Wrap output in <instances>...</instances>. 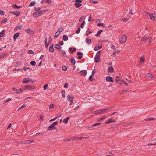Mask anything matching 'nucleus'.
I'll return each mask as SVG.
<instances>
[{
    "label": "nucleus",
    "instance_id": "f257e3e1",
    "mask_svg": "<svg viewBox=\"0 0 156 156\" xmlns=\"http://www.w3.org/2000/svg\"><path fill=\"white\" fill-rule=\"evenodd\" d=\"M101 52V50L98 51L96 53L95 57L94 58L95 62L96 63H98L100 61V55Z\"/></svg>",
    "mask_w": 156,
    "mask_h": 156
},
{
    "label": "nucleus",
    "instance_id": "f03ea898",
    "mask_svg": "<svg viewBox=\"0 0 156 156\" xmlns=\"http://www.w3.org/2000/svg\"><path fill=\"white\" fill-rule=\"evenodd\" d=\"M41 9L40 7H35L34 8V10H35L36 12L33 14V16L35 17H37L40 15H39V11Z\"/></svg>",
    "mask_w": 156,
    "mask_h": 156
},
{
    "label": "nucleus",
    "instance_id": "7ed1b4c3",
    "mask_svg": "<svg viewBox=\"0 0 156 156\" xmlns=\"http://www.w3.org/2000/svg\"><path fill=\"white\" fill-rule=\"evenodd\" d=\"M127 40V37L125 35H123L122 37L120 38L119 39V42L121 43H124Z\"/></svg>",
    "mask_w": 156,
    "mask_h": 156
},
{
    "label": "nucleus",
    "instance_id": "20e7f679",
    "mask_svg": "<svg viewBox=\"0 0 156 156\" xmlns=\"http://www.w3.org/2000/svg\"><path fill=\"white\" fill-rule=\"evenodd\" d=\"M149 16L150 19L154 21L155 20L156 17V14L155 13H152L151 14H149Z\"/></svg>",
    "mask_w": 156,
    "mask_h": 156
},
{
    "label": "nucleus",
    "instance_id": "39448f33",
    "mask_svg": "<svg viewBox=\"0 0 156 156\" xmlns=\"http://www.w3.org/2000/svg\"><path fill=\"white\" fill-rule=\"evenodd\" d=\"M114 106H111L110 107L107 108H103V111H104V112L105 113L111 111V110L114 109Z\"/></svg>",
    "mask_w": 156,
    "mask_h": 156
},
{
    "label": "nucleus",
    "instance_id": "423d86ee",
    "mask_svg": "<svg viewBox=\"0 0 156 156\" xmlns=\"http://www.w3.org/2000/svg\"><path fill=\"white\" fill-rule=\"evenodd\" d=\"M104 113L105 112L104 111H103V109L97 110L94 112V113L96 114H99Z\"/></svg>",
    "mask_w": 156,
    "mask_h": 156
},
{
    "label": "nucleus",
    "instance_id": "0eeeda50",
    "mask_svg": "<svg viewBox=\"0 0 156 156\" xmlns=\"http://www.w3.org/2000/svg\"><path fill=\"white\" fill-rule=\"evenodd\" d=\"M25 87L26 88V89H28V90H30L31 89H34L36 88V87L35 86H30L27 85V86H25Z\"/></svg>",
    "mask_w": 156,
    "mask_h": 156
},
{
    "label": "nucleus",
    "instance_id": "6e6552de",
    "mask_svg": "<svg viewBox=\"0 0 156 156\" xmlns=\"http://www.w3.org/2000/svg\"><path fill=\"white\" fill-rule=\"evenodd\" d=\"M30 81H32L31 79H29L28 78H25L23 79L22 82L23 83H27Z\"/></svg>",
    "mask_w": 156,
    "mask_h": 156
},
{
    "label": "nucleus",
    "instance_id": "1a4fd4ad",
    "mask_svg": "<svg viewBox=\"0 0 156 156\" xmlns=\"http://www.w3.org/2000/svg\"><path fill=\"white\" fill-rule=\"evenodd\" d=\"M25 31L30 34H34L33 31L30 28H28L26 29H25Z\"/></svg>",
    "mask_w": 156,
    "mask_h": 156
},
{
    "label": "nucleus",
    "instance_id": "9d476101",
    "mask_svg": "<svg viewBox=\"0 0 156 156\" xmlns=\"http://www.w3.org/2000/svg\"><path fill=\"white\" fill-rule=\"evenodd\" d=\"M106 80L107 81L113 82L114 80L112 78L111 76H108L106 78Z\"/></svg>",
    "mask_w": 156,
    "mask_h": 156
},
{
    "label": "nucleus",
    "instance_id": "9b49d317",
    "mask_svg": "<svg viewBox=\"0 0 156 156\" xmlns=\"http://www.w3.org/2000/svg\"><path fill=\"white\" fill-rule=\"evenodd\" d=\"M80 74L82 75L83 76H85L86 75L87 71L86 70H83L80 71Z\"/></svg>",
    "mask_w": 156,
    "mask_h": 156
},
{
    "label": "nucleus",
    "instance_id": "f8f14e48",
    "mask_svg": "<svg viewBox=\"0 0 156 156\" xmlns=\"http://www.w3.org/2000/svg\"><path fill=\"white\" fill-rule=\"evenodd\" d=\"M20 33L19 32L13 35V38L14 40H16V39L20 36Z\"/></svg>",
    "mask_w": 156,
    "mask_h": 156
},
{
    "label": "nucleus",
    "instance_id": "ddd939ff",
    "mask_svg": "<svg viewBox=\"0 0 156 156\" xmlns=\"http://www.w3.org/2000/svg\"><path fill=\"white\" fill-rule=\"evenodd\" d=\"M69 50L70 51V52L71 53H73L74 52V51H76V49L75 48H73V49H72V48L71 47H70L69 48Z\"/></svg>",
    "mask_w": 156,
    "mask_h": 156
},
{
    "label": "nucleus",
    "instance_id": "4468645a",
    "mask_svg": "<svg viewBox=\"0 0 156 156\" xmlns=\"http://www.w3.org/2000/svg\"><path fill=\"white\" fill-rule=\"evenodd\" d=\"M108 69L109 72L112 73L114 72V68L112 66L109 67Z\"/></svg>",
    "mask_w": 156,
    "mask_h": 156
},
{
    "label": "nucleus",
    "instance_id": "2eb2a0df",
    "mask_svg": "<svg viewBox=\"0 0 156 156\" xmlns=\"http://www.w3.org/2000/svg\"><path fill=\"white\" fill-rule=\"evenodd\" d=\"M70 117H67L66 118L64 119L63 121V122L66 124H67L68 122V121Z\"/></svg>",
    "mask_w": 156,
    "mask_h": 156
},
{
    "label": "nucleus",
    "instance_id": "dca6fc26",
    "mask_svg": "<svg viewBox=\"0 0 156 156\" xmlns=\"http://www.w3.org/2000/svg\"><path fill=\"white\" fill-rule=\"evenodd\" d=\"M102 47V45H101L98 46H96L94 47V50L96 51L98 50L101 49Z\"/></svg>",
    "mask_w": 156,
    "mask_h": 156
},
{
    "label": "nucleus",
    "instance_id": "f3484780",
    "mask_svg": "<svg viewBox=\"0 0 156 156\" xmlns=\"http://www.w3.org/2000/svg\"><path fill=\"white\" fill-rule=\"evenodd\" d=\"M54 44H52L49 47V50L50 52H53L54 51V49L53 48Z\"/></svg>",
    "mask_w": 156,
    "mask_h": 156
},
{
    "label": "nucleus",
    "instance_id": "a211bd4d",
    "mask_svg": "<svg viewBox=\"0 0 156 156\" xmlns=\"http://www.w3.org/2000/svg\"><path fill=\"white\" fill-rule=\"evenodd\" d=\"M72 99H74L73 96L71 95H69L67 96V99L68 101H70Z\"/></svg>",
    "mask_w": 156,
    "mask_h": 156
},
{
    "label": "nucleus",
    "instance_id": "6ab92c4d",
    "mask_svg": "<svg viewBox=\"0 0 156 156\" xmlns=\"http://www.w3.org/2000/svg\"><path fill=\"white\" fill-rule=\"evenodd\" d=\"M54 126L51 124L50 126H49L48 128L47 129L48 130L51 131L52 130V129H53Z\"/></svg>",
    "mask_w": 156,
    "mask_h": 156
},
{
    "label": "nucleus",
    "instance_id": "aec40b11",
    "mask_svg": "<svg viewBox=\"0 0 156 156\" xmlns=\"http://www.w3.org/2000/svg\"><path fill=\"white\" fill-rule=\"evenodd\" d=\"M86 43L88 44H90L91 43V39L87 38L86 39Z\"/></svg>",
    "mask_w": 156,
    "mask_h": 156
},
{
    "label": "nucleus",
    "instance_id": "412c9836",
    "mask_svg": "<svg viewBox=\"0 0 156 156\" xmlns=\"http://www.w3.org/2000/svg\"><path fill=\"white\" fill-rule=\"evenodd\" d=\"M71 62L73 65H75L76 63V61L74 58H71Z\"/></svg>",
    "mask_w": 156,
    "mask_h": 156
},
{
    "label": "nucleus",
    "instance_id": "4be33fe9",
    "mask_svg": "<svg viewBox=\"0 0 156 156\" xmlns=\"http://www.w3.org/2000/svg\"><path fill=\"white\" fill-rule=\"evenodd\" d=\"M148 38V37H147L144 36L141 39V41L142 42L144 41H146L147 39Z\"/></svg>",
    "mask_w": 156,
    "mask_h": 156
},
{
    "label": "nucleus",
    "instance_id": "5701e85b",
    "mask_svg": "<svg viewBox=\"0 0 156 156\" xmlns=\"http://www.w3.org/2000/svg\"><path fill=\"white\" fill-rule=\"evenodd\" d=\"M63 39L65 41H67L68 40V37L67 35H64L63 36Z\"/></svg>",
    "mask_w": 156,
    "mask_h": 156
},
{
    "label": "nucleus",
    "instance_id": "b1692460",
    "mask_svg": "<svg viewBox=\"0 0 156 156\" xmlns=\"http://www.w3.org/2000/svg\"><path fill=\"white\" fill-rule=\"evenodd\" d=\"M22 27V26H21V25L18 26L16 27L15 28V29L14 30H20V29H21Z\"/></svg>",
    "mask_w": 156,
    "mask_h": 156
},
{
    "label": "nucleus",
    "instance_id": "393cba45",
    "mask_svg": "<svg viewBox=\"0 0 156 156\" xmlns=\"http://www.w3.org/2000/svg\"><path fill=\"white\" fill-rule=\"evenodd\" d=\"M103 31V30H100L98 31V33L95 34V36L97 37H99L100 36V35L101 33V32Z\"/></svg>",
    "mask_w": 156,
    "mask_h": 156
},
{
    "label": "nucleus",
    "instance_id": "a878e982",
    "mask_svg": "<svg viewBox=\"0 0 156 156\" xmlns=\"http://www.w3.org/2000/svg\"><path fill=\"white\" fill-rule=\"evenodd\" d=\"M60 33H58V31H57L54 35V38H56L59 35Z\"/></svg>",
    "mask_w": 156,
    "mask_h": 156
},
{
    "label": "nucleus",
    "instance_id": "bb28decb",
    "mask_svg": "<svg viewBox=\"0 0 156 156\" xmlns=\"http://www.w3.org/2000/svg\"><path fill=\"white\" fill-rule=\"evenodd\" d=\"M26 90V89L25 86L20 89V92H21V93L23 92L24 90Z\"/></svg>",
    "mask_w": 156,
    "mask_h": 156
},
{
    "label": "nucleus",
    "instance_id": "cd10ccee",
    "mask_svg": "<svg viewBox=\"0 0 156 156\" xmlns=\"http://www.w3.org/2000/svg\"><path fill=\"white\" fill-rule=\"evenodd\" d=\"M5 31L3 30L0 33V37H2L5 35L4 32Z\"/></svg>",
    "mask_w": 156,
    "mask_h": 156
},
{
    "label": "nucleus",
    "instance_id": "c85d7f7f",
    "mask_svg": "<svg viewBox=\"0 0 156 156\" xmlns=\"http://www.w3.org/2000/svg\"><path fill=\"white\" fill-rule=\"evenodd\" d=\"M75 5H76V7L77 8H79V7H80L82 5V4L81 3H75Z\"/></svg>",
    "mask_w": 156,
    "mask_h": 156
},
{
    "label": "nucleus",
    "instance_id": "c756f323",
    "mask_svg": "<svg viewBox=\"0 0 156 156\" xmlns=\"http://www.w3.org/2000/svg\"><path fill=\"white\" fill-rule=\"evenodd\" d=\"M55 48H56L57 49H60L61 48V47L58 44H56L55 46Z\"/></svg>",
    "mask_w": 156,
    "mask_h": 156
},
{
    "label": "nucleus",
    "instance_id": "7c9ffc66",
    "mask_svg": "<svg viewBox=\"0 0 156 156\" xmlns=\"http://www.w3.org/2000/svg\"><path fill=\"white\" fill-rule=\"evenodd\" d=\"M35 2L34 1L32 2L29 5V6H34L35 4Z\"/></svg>",
    "mask_w": 156,
    "mask_h": 156
},
{
    "label": "nucleus",
    "instance_id": "2f4dec72",
    "mask_svg": "<svg viewBox=\"0 0 156 156\" xmlns=\"http://www.w3.org/2000/svg\"><path fill=\"white\" fill-rule=\"evenodd\" d=\"M46 11V10H40L39 11V13L40 16L42 15Z\"/></svg>",
    "mask_w": 156,
    "mask_h": 156
},
{
    "label": "nucleus",
    "instance_id": "473e14b6",
    "mask_svg": "<svg viewBox=\"0 0 156 156\" xmlns=\"http://www.w3.org/2000/svg\"><path fill=\"white\" fill-rule=\"evenodd\" d=\"M90 30L88 29L86 31V34L85 35L86 36H88L89 34H90L92 33V32H89Z\"/></svg>",
    "mask_w": 156,
    "mask_h": 156
},
{
    "label": "nucleus",
    "instance_id": "72a5a7b5",
    "mask_svg": "<svg viewBox=\"0 0 156 156\" xmlns=\"http://www.w3.org/2000/svg\"><path fill=\"white\" fill-rule=\"evenodd\" d=\"M111 122H112V121H111V119L110 118L108 121L105 122V124H108Z\"/></svg>",
    "mask_w": 156,
    "mask_h": 156
},
{
    "label": "nucleus",
    "instance_id": "f704fd0d",
    "mask_svg": "<svg viewBox=\"0 0 156 156\" xmlns=\"http://www.w3.org/2000/svg\"><path fill=\"white\" fill-rule=\"evenodd\" d=\"M6 55V54H5V53L2 54V55H0V59L3 58L5 57Z\"/></svg>",
    "mask_w": 156,
    "mask_h": 156
},
{
    "label": "nucleus",
    "instance_id": "c9c22d12",
    "mask_svg": "<svg viewBox=\"0 0 156 156\" xmlns=\"http://www.w3.org/2000/svg\"><path fill=\"white\" fill-rule=\"evenodd\" d=\"M146 76L147 77H149L150 78H151L153 77V75L152 74H150L148 73L147 74Z\"/></svg>",
    "mask_w": 156,
    "mask_h": 156
},
{
    "label": "nucleus",
    "instance_id": "e433bc0d",
    "mask_svg": "<svg viewBox=\"0 0 156 156\" xmlns=\"http://www.w3.org/2000/svg\"><path fill=\"white\" fill-rule=\"evenodd\" d=\"M30 64L33 66H35L36 64V62L34 61H31L30 62Z\"/></svg>",
    "mask_w": 156,
    "mask_h": 156
},
{
    "label": "nucleus",
    "instance_id": "4c0bfd02",
    "mask_svg": "<svg viewBox=\"0 0 156 156\" xmlns=\"http://www.w3.org/2000/svg\"><path fill=\"white\" fill-rule=\"evenodd\" d=\"M119 76H117L115 78V81L116 82L118 83L119 82H120V81L119 80Z\"/></svg>",
    "mask_w": 156,
    "mask_h": 156
},
{
    "label": "nucleus",
    "instance_id": "58836bf2",
    "mask_svg": "<svg viewBox=\"0 0 156 156\" xmlns=\"http://www.w3.org/2000/svg\"><path fill=\"white\" fill-rule=\"evenodd\" d=\"M45 2L46 3L49 4H51L52 3V2L51 0H45Z\"/></svg>",
    "mask_w": 156,
    "mask_h": 156
},
{
    "label": "nucleus",
    "instance_id": "ea45409f",
    "mask_svg": "<svg viewBox=\"0 0 156 156\" xmlns=\"http://www.w3.org/2000/svg\"><path fill=\"white\" fill-rule=\"evenodd\" d=\"M101 124V123H95L92 125V126H100Z\"/></svg>",
    "mask_w": 156,
    "mask_h": 156
},
{
    "label": "nucleus",
    "instance_id": "a19ab883",
    "mask_svg": "<svg viewBox=\"0 0 156 156\" xmlns=\"http://www.w3.org/2000/svg\"><path fill=\"white\" fill-rule=\"evenodd\" d=\"M154 119H155V118H153V117H151V118H149L146 119H145V121H151V120H153Z\"/></svg>",
    "mask_w": 156,
    "mask_h": 156
},
{
    "label": "nucleus",
    "instance_id": "79ce46f5",
    "mask_svg": "<svg viewBox=\"0 0 156 156\" xmlns=\"http://www.w3.org/2000/svg\"><path fill=\"white\" fill-rule=\"evenodd\" d=\"M62 96L63 97L65 98V92L64 90H62L61 91Z\"/></svg>",
    "mask_w": 156,
    "mask_h": 156
},
{
    "label": "nucleus",
    "instance_id": "37998d69",
    "mask_svg": "<svg viewBox=\"0 0 156 156\" xmlns=\"http://www.w3.org/2000/svg\"><path fill=\"white\" fill-rule=\"evenodd\" d=\"M44 90H46L48 88V85L47 84H45L44 86Z\"/></svg>",
    "mask_w": 156,
    "mask_h": 156
},
{
    "label": "nucleus",
    "instance_id": "c03bdc74",
    "mask_svg": "<svg viewBox=\"0 0 156 156\" xmlns=\"http://www.w3.org/2000/svg\"><path fill=\"white\" fill-rule=\"evenodd\" d=\"M140 62H143L145 60L144 57L142 56L140 58Z\"/></svg>",
    "mask_w": 156,
    "mask_h": 156
},
{
    "label": "nucleus",
    "instance_id": "a18cd8bd",
    "mask_svg": "<svg viewBox=\"0 0 156 156\" xmlns=\"http://www.w3.org/2000/svg\"><path fill=\"white\" fill-rule=\"evenodd\" d=\"M34 141V140H29L26 141V143H30Z\"/></svg>",
    "mask_w": 156,
    "mask_h": 156
},
{
    "label": "nucleus",
    "instance_id": "49530a36",
    "mask_svg": "<svg viewBox=\"0 0 156 156\" xmlns=\"http://www.w3.org/2000/svg\"><path fill=\"white\" fill-rule=\"evenodd\" d=\"M67 68L65 66H63L62 67V70L64 71H66L67 70Z\"/></svg>",
    "mask_w": 156,
    "mask_h": 156
},
{
    "label": "nucleus",
    "instance_id": "de8ad7c7",
    "mask_svg": "<svg viewBox=\"0 0 156 156\" xmlns=\"http://www.w3.org/2000/svg\"><path fill=\"white\" fill-rule=\"evenodd\" d=\"M85 23V21H83L82 23H81V24L80 25V27H81V28H83L84 25Z\"/></svg>",
    "mask_w": 156,
    "mask_h": 156
},
{
    "label": "nucleus",
    "instance_id": "09e8293b",
    "mask_svg": "<svg viewBox=\"0 0 156 156\" xmlns=\"http://www.w3.org/2000/svg\"><path fill=\"white\" fill-rule=\"evenodd\" d=\"M71 140V139L70 138H67L63 139V140L65 142L70 141Z\"/></svg>",
    "mask_w": 156,
    "mask_h": 156
},
{
    "label": "nucleus",
    "instance_id": "8fccbe9b",
    "mask_svg": "<svg viewBox=\"0 0 156 156\" xmlns=\"http://www.w3.org/2000/svg\"><path fill=\"white\" fill-rule=\"evenodd\" d=\"M5 14V12L2 10H0V14L1 15H4Z\"/></svg>",
    "mask_w": 156,
    "mask_h": 156
},
{
    "label": "nucleus",
    "instance_id": "3c124183",
    "mask_svg": "<svg viewBox=\"0 0 156 156\" xmlns=\"http://www.w3.org/2000/svg\"><path fill=\"white\" fill-rule=\"evenodd\" d=\"M45 43V48H48V46L51 44L49 43Z\"/></svg>",
    "mask_w": 156,
    "mask_h": 156
},
{
    "label": "nucleus",
    "instance_id": "603ef678",
    "mask_svg": "<svg viewBox=\"0 0 156 156\" xmlns=\"http://www.w3.org/2000/svg\"><path fill=\"white\" fill-rule=\"evenodd\" d=\"M98 26H103L104 27H105V24L104 23H99L98 24Z\"/></svg>",
    "mask_w": 156,
    "mask_h": 156
},
{
    "label": "nucleus",
    "instance_id": "864d4df0",
    "mask_svg": "<svg viewBox=\"0 0 156 156\" xmlns=\"http://www.w3.org/2000/svg\"><path fill=\"white\" fill-rule=\"evenodd\" d=\"M93 76L92 75H90L89 77V80L90 81H93L94 79H93Z\"/></svg>",
    "mask_w": 156,
    "mask_h": 156
},
{
    "label": "nucleus",
    "instance_id": "5fc2aeb1",
    "mask_svg": "<svg viewBox=\"0 0 156 156\" xmlns=\"http://www.w3.org/2000/svg\"><path fill=\"white\" fill-rule=\"evenodd\" d=\"M120 20L122 21H124V22H125V21H128V19H127L126 18H123L122 19H121Z\"/></svg>",
    "mask_w": 156,
    "mask_h": 156
},
{
    "label": "nucleus",
    "instance_id": "6e6d98bb",
    "mask_svg": "<svg viewBox=\"0 0 156 156\" xmlns=\"http://www.w3.org/2000/svg\"><path fill=\"white\" fill-rule=\"evenodd\" d=\"M52 39L51 38V36H50L49 37V39L48 41V43L51 44V43L52 41Z\"/></svg>",
    "mask_w": 156,
    "mask_h": 156
},
{
    "label": "nucleus",
    "instance_id": "4d7b16f0",
    "mask_svg": "<svg viewBox=\"0 0 156 156\" xmlns=\"http://www.w3.org/2000/svg\"><path fill=\"white\" fill-rule=\"evenodd\" d=\"M90 2L91 3L93 4H96L98 3V2L97 1H95L93 0H91Z\"/></svg>",
    "mask_w": 156,
    "mask_h": 156
},
{
    "label": "nucleus",
    "instance_id": "13d9d810",
    "mask_svg": "<svg viewBox=\"0 0 156 156\" xmlns=\"http://www.w3.org/2000/svg\"><path fill=\"white\" fill-rule=\"evenodd\" d=\"M26 107V105H22L18 109V110H20L22 108H24Z\"/></svg>",
    "mask_w": 156,
    "mask_h": 156
},
{
    "label": "nucleus",
    "instance_id": "bf43d9fd",
    "mask_svg": "<svg viewBox=\"0 0 156 156\" xmlns=\"http://www.w3.org/2000/svg\"><path fill=\"white\" fill-rule=\"evenodd\" d=\"M12 98H9L8 99H7V100H6L4 102H3V104H5L6 103H7V102H8V101H10L11 100Z\"/></svg>",
    "mask_w": 156,
    "mask_h": 156
},
{
    "label": "nucleus",
    "instance_id": "052dcab7",
    "mask_svg": "<svg viewBox=\"0 0 156 156\" xmlns=\"http://www.w3.org/2000/svg\"><path fill=\"white\" fill-rule=\"evenodd\" d=\"M54 107V105L53 104H51V105H50L49 107V109H51L53 108Z\"/></svg>",
    "mask_w": 156,
    "mask_h": 156
},
{
    "label": "nucleus",
    "instance_id": "680f3d73",
    "mask_svg": "<svg viewBox=\"0 0 156 156\" xmlns=\"http://www.w3.org/2000/svg\"><path fill=\"white\" fill-rule=\"evenodd\" d=\"M80 27H78V29L76 31V33L77 34H78L80 32Z\"/></svg>",
    "mask_w": 156,
    "mask_h": 156
},
{
    "label": "nucleus",
    "instance_id": "e2e57ef3",
    "mask_svg": "<svg viewBox=\"0 0 156 156\" xmlns=\"http://www.w3.org/2000/svg\"><path fill=\"white\" fill-rule=\"evenodd\" d=\"M58 43L59 45H62L64 44L63 41H59Z\"/></svg>",
    "mask_w": 156,
    "mask_h": 156
},
{
    "label": "nucleus",
    "instance_id": "0e129e2a",
    "mask_svg": "<svg viewBox=\"0 0 156 156\" xmlns=\"http://www.w3.org/2000/svg\"><path fill=\"white\" fill-rule=\"evenodd\" d=\"M28 54H33V53H34V52L32 50H28Z\"/></svg>",
    "mask_w": 156,
    "mask_h": 156
},
{
    "label": "nucleus",
    "instance_id": "69168bd1",
    "mask_svg": "<svg viewBox=\"0 0 156 156\" xmlns=\"http://www.w3.org/2000/svg\"><path fill=\"white\" fill-rule=\"evenodd\" d=\"M111 48L114 50H115V46L114 45L112 44L111 45Z\"/></svg>",
    "mask_w": 156,
    "mask_h": 156
},
{
    "label": "nucleus",
    "instance_id": "338daca9",
    "mask_svg": "<svg viewBox=\"0 0 156 156\" xmlns=\"http://www.w3.org/2000/svg\"><path fill=\"white\" fill-rule=\"evenodd\" d=\"M58 123V122L56 121L53 122V123H52V124L53 125V126H55L57 125Z\"/></svg>",
    "mask_w": 156,
    "mask_h": 156
},
{
    "label": "nucleus",
    "instance_id": "774afa93",
    "mask_svg": "<svg viewBox=\"0 0 156 156\" xmlns=\"http://www.w3.org/2000/svg\"><path fill=\"white\" fill-rule=\"evenodd\" d=\"M63 30V29L62 28H59L58 31V33H60Z\"/></svg>",
    "mask_w": 156,
    "mask_h": 156
}]
</instances>
